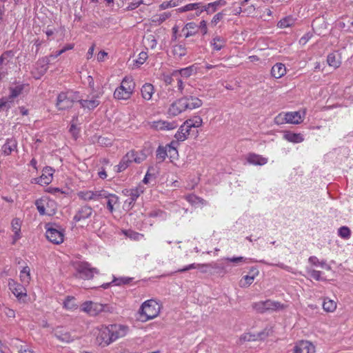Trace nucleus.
Instances as JSON below:
<instances>
[{"label": "nucleus", "instance_id": "obj_1", "mask_svg": "<svg viewBox=\"0 0 353 353\" xmlns=\"http://www.w3.org/2000/svg\"><path fill=\"white\" fill-rule=\"evenodd\" d=\"M128 332L126 326L112 324L97 329L96 341L99 345L106 347L119 338L124 337Z\"/></svg>", "mask_w": 353, "mask_h": 353}, {"label": "nucleus", "instance_id": "obj_2", "mask_svg": "<svg viewBox=\"0 0 353 353\" xmlns=\"http://www.w3.org/2000/svg\"><path fill=\"white\" fill-rule=\"evenodd\" d=\"M135 88V83L131 77L123 79L120 86L114 92V97L117 100H128L131 98Z\"/></svg>", "mask_w": 353, "mask_h": 353}, {"label": "nucleus", "instance_id": "obj_3", "mask_svg": "<svg viewBox=\"0 0 353 353\" xmlns=\"http://www.w3.org/2000/svg\"><path fill=\"white\" fill-rule=\"evenodd\" d=\"M288 307V305L279 301L268 299L265 301H259L253 304V308L259 313L268 311H281Z\"/></svg>", "mask_w": 353, "mask_h": 353}, {"label": "nucleus", "instance_id": "obj_4", "mask_svg": "<svg viewBox=\"0 0 353 353\" xmlns=\"http://www.w3.org/2000/svg\"><path fill=\"white\" fill-rule=\"evenodd\" d=\"M161 306L154 299H150L143 302L140 308L141 316H145V321L156 318L160 312Z\"/></svg>", "mask_w": 353, "mask_h": 353}, {"label": "nucleus", "instance_id": "obj_5", "mask_svg": "<svg viewBox=\"0 0 353 353\" xmlns=\"http://www.w3.org/2000/svg\"><path fill=\"white\" fill-rule=\"evenodd\" d=\"M75 101H79L77 93L61 92L57 97L56 106L59 110H65L72 108Z\"/></svg>", "mask_w": 353, "mask_h": 353}, {"label": "nucleus", "instance_id": "obj_6", "mask_svg": "<svg viewBox=\"0 0 353 353\" xmlns=\"http://www.w3.org/2000/svg\"><path fill=\"white\" fill-rule=\"evenodd\" d=\"M303 119L299 112H289L281 113L274 119V122L277 125L283 123L299 124L301 123Z\"/></svg>", "mask_w": 353, "mask_h": 353}, {"label": "nucleus", "instance_id": "obj_7", "mask_svg": "<svg viewBox=\"0 0 353 353\" xmlns=\"http://www.w3.org/2000/svg\"><path fill=\"white\" fill-rule=\"evenodd\" d=\"M77 276L88 280L93 278L94 274H99V271L94 268H92L88 263L80 262L76 264Z\"/></svg>", "mask_w": 353, "mask_h": 353}, {"label": "nucleus", "instance_id": "obj_8", "mask_svg": "<svg viewBox=\"0 0 353 353\" xmlns=\"http://www.w3.org/2000/svg\"><path fill=\"white\" fill-rule=\"evenodd\" d=\"M109 308L108 305H103L92 301H85L81 305V310L90 316H97Z\"/></svg>", "mask_w": 353, "mask_h": 353}, {"label": "nucleus", "instance_id": "obj_9", "mask_svg": "<svg viewBox=\"0 0 353 353\" xmlns=\"http://www.w3.org/2000/svg\"><path fill=\"white\" fill-rule=\"evenodd\" d=\"M46 236L54 244H60L63 243L64 234L62 230L55 228L53 225L48 223L46 225Z\"/></svg>", "mask_w": 353, "mask_h": 353}, {"label": "nucleus", "instance_id": "obj_10", "mask_svg": "<svg viewBox=\"0 0 353 353\" xmlns=\"http://www.w3.org/2000/svg\"><path fill=\"white\" fill-rule=\"evenodd\" d=\"M187 99L182 97L172 103L168 109V114L171 117H176L187 110Z\"/></svg>", "mask_w": 353, "mask_h": 353}, {"label": "nucleus", "instance_id": "obj_11", "mask_svg": "<svg viewBox=\"0 0 353 353\" xmlns=\"http://www.w3.org/2000/svg\"><path fill=\"white\" fill-rule=\"evenodd\" d=\"M178 126V123L176 121H168L159 120L153 121L150 124V127L157 130H174Z\"/></svg>", "mask_w": 353, "mask_h": 353}, {"label": "nucleus", "instance_id": "obj_12", "mask_svg": "<svg viewBox=\"0 0 353 353\" xmlns=\"http://www.w3.org/2000/svg\"><path fill=\"white\" fill-rule=\"evenodd\" d=\"M269 335L268 332L265 330L263 332H259L256 334L245 333L239 338V343L243 344L245 342L256 341L259 339H264Z\"/></svg>", "mask_w": 353, "mask_h": 353}, {"label": "nucleus", "instance_id": "obj_13", "mask_svg": "<svg viewBox=\"0 0 353 353\" xmlns=\"http://www.w3.org/2000/svg\"><path fill=\"white\" fill-rule=\"evenodd\" d=\"M315 347L308 341H301L294 347V353H314Z\"/></svg>", "mask_w": 353, "mask_h": 353}, {"label": "nucleus", "instance_id": "obj_14", "mask_svg": "<svg viewBox=\"0 0 353 353\" xmlns=\"http://www.w3.org/2000/svg\"><path fill=\"white\" fill-rule=\"evenodd\" d=\"M99 99V94H96L92 96L91 98H88L84 100L79 99V102L83 108L91 110L97 108L100 104V101Z\"/></svg>", "mask_w": 353, "mask_h": 353}, {"label": "nucleus", "instance_id": "obj_15", "mask_svg": "<svg viewBox=\"0 0 353 353\" xmlns=\"http://www.w3.org/2000/svg\"><path fill=\"white\" fill-rule=\"evenodd\" d=\"M101 194H104V196H101L100 199H107V207L110 212H113L114 206L119 203V197L115 194L108 193L105 190H102Z\"/></svg>", "mask_w": 353, "mask_h": 353}, {"label": "nucleus", "instance_id": "obj_16", "mask_svg": "<svg viewBox=\"0 0 353 353\" xmlns=\"http://www.w3.org/2000/svg\"><path fill=\"white\" fill-rule=\"evenodd\" d=\"M102 190L92 192L90 190L81 191L78 192V196L84 200V201H90V200H99L100 199L101 196H104V194H101Z\"/></svg>", "mask_w": 353, "mask_h": 353}, {"label": "nucleus", "instance_id": "obj_17", "mask_svg": "<svg viewBox=\"0 0 353 353\" xmlns=\"http://www.w3.org/2000/svg\"><path fill=\"white\" fill-rule=\"evenodd\" d=\"M52 168L46 167L43 170L42 175L38 179L37 183L41 185H48L52 180Z\"/></svg>", "mask_w": 353, "mask_h": 353}, {"label": "nucleus", "instance_id": "obj_18", "mask_svg": "<svg viewBox=\"0 0 353 353\" xmlns=\"http://www.w3.org/2000/svg\"><path fill=\"white\" fill-rule=\"evenodd\" d=\"M49 58L44 57L41 59H39L37 63V70H38V74H35L34 72V77L36 79H39L41 76H43L48 70V65L49 63Z\"/></svg>", "mask_w": 353, "mask_h": 353}, {"label": "nucleus", "instance_id": "obj_19", "mask_svg": "<svg viewBox=\"0 0 353 353\" xmlns=\"http://www.w3.org/2000/svg\"><path fill=\"white\" fill-rule=\"evenodd\" d=\"M176 143L172 142L171 144L169 145L167 148H164L163 147L159 146L157 150V159L161 161H163L167 157L168 152L170 153H171L172 152L177 153V151L175 149V148L172 146L173 144Z\"/></svg>", "mask_w": 353, "mask_h": 353}, {"label": "nucleus", "instance_id": "obj_20", "mask_svg": "<svg viewBox=\"0 0 353 353\" xmlns=\"http://www.w3.org/2000/svg\"><path fill=\"white\" fill-rule=\"evenodd\" d=\"M246 159L250 164L263 165L267 163L268 159L262 156L254 153L248 154Z\"/></svg>", "mask_w": 353, "mask_h": 353}, {"label": "nucleus", "instance_id": "obj_21", "mask_svg": "<svg viewBox=\"0 0 353 353\" xmlns=\"http://www.w3.org/2000/svg\"><path fill=\"white\" fill-rule=\"evenodd\" d=\"M92 214V209L90 206H83L78 211L77 214L74 216V219L76 221H79L81 219H85L89 218Z\"/></svg>", "mask_w": 353, "mask_h": 353}, {"label": "nucleus", "instance_id": "obj_22", "mask_svg": "<svg viewBox=\"0 0 353 353\" xmlns=\"http://www.w3.org/2000/svg\"><path fill=\"white\" fill-rule=\"evenodd\" d=\"M286 73V68L284 64L277 63L274 65L271 70L272 75L276 78L279 79L283 77Z\"/></svg>", "mask_w": 353, "mask_h": 353}, {"label": "nucleus", "instance_id": "obj_23", "mask_svg": "<svg viewBox=\"0 0 353 353\" xmlns=\"http://www.w3.org/2000/svg\"><path fill=\"white\" fill-rule=\"evenodd\" d=\"M56 338L63 343H70L73 341L70 334L61 328H57L54 331Z\"/></svg>", "mask_w": 353, "mask_h": 353}, {"label": "nucleus", "instance_id": "obj_24", "mask_svg": "<svg viewBox=\"0 0 353 353\" xmlns=\"http://www.w3.org/2000/svg\"><path fill=\"white\" fill-rule=\"evenodd\" d=\"M132 154V157H129L130 163L134 162L136 163H141L146 159V154L143 151L136 152L134 150H130L126 154Z\"/></svg>", "mask_w": 353, "mask_h": 353}, {"label": "nucleus", "instance_id": "obj_25", "mask_svg": "<svg viewBox=\"0 0 353 353\" xmlns=\"http://www.w3.org/2000/svg\"><path fill=\"white\" fill-rule=\"evenodd\" d=\"M17 148V142L15 139H8L2 147V151L5 155H9Z\"/></svg>", "mask_w": 353, "mask_h": 353}, {"label": "nucleus", "instance_id": "obj_26", "mask_svg": "<svg viewBox=\"0 0 353 353\" xmlns=\"http://www.w3.org/2000/svg\"><path fill=\"white\" fill-rule=\"evenodd\" d=\"M198 26L194 22H190L185 24L182 29V32H184L185 38L195 35L197 33Z\"/></svg>", "mask_w": 353, "mask_h": 353}, {"label": "nucleus", "instance_id": "obj_27", "mask_svg": "<svg viewBox=\"0 0 353 353\" xmlns=\"http://www.w3.org/2000/svg\"><path fill=\"white\" fill-rule=\"evenodd\" d=\"M189 134L190 130L185 124V123H183V124L180 126L179 130L175 134L174 137L177 141H183L187 139Z\"/></svg>", "mask_w": 353, "mask_h": 353}, {"label": "nucleus", "instance_id": "obj_28", "mask_svg": "<svg viewBox=\"0 0 353 353\" xmlns=\"http://www.w3.org/2000/svg\"><path fill=\"white\" fill-rule=\"evenodd\" d=\"M187 99V109L193 110L201 107L203 104L202 101L194 97H185Z\"/></svg>", "mask_w": 353, "mask_h": 353}, {"label": "nucleus", "instance_id": "obj_29", "mask_svg": "<svg viewBox=\"0 0 353 353\" xmlns=\"http://www.w3.org/2000/svg\"><path fill=\"white\" fill-rule=\"evenodd\" d=\"M226 40L220 36H215L211 41L210 44L214 50H221L225 45Z\"/></svg>", "mask_w": 353, "mask_h": 353}, {"label": "nucleus", "instance_id": "obj_30", "mask_svg": "<svg viewBox=\"0 0 353 353\" xmlns=\"http://www.w3.org/2000/svg\"><path fill=\"white\" fill-rule=\"evenodd\" d=\"M11 225L12 231L14 232V243H15L20 238L21 221L19 219L14 218L12 221Z\"/></svg>", "mask_w": 353, "mask_h": 353}, {"label": "nucleus", "instance_id": "obj_31", "mask_svg": "<svg viewBox=\"0 0 353 353\" xmlns=\"http://www.w3.org/2000/svg\"><path fill=\"white\" fill-rule=\"evenodd\" d=\"M141 92L142 97L144 99L150 100L151 99L152 94L154 93L153 85L150 83H145L142 86Z\"/></svg>", "mask_w": 353, "mask_h": 353}, {"label": "nucleus", "instance_id": "obj_32", "mask_svg": "<svg viewBox=\"0 0 353 353\" xmlns=\"http://www.w3.org/2000/svg\"><path fill=\"white\" fill-rule=\"evenodd\" d=\"M184 123L190 130L192 128L201 127L203 124V119L199 116H195L192 119L186 120Z\"/></svg>", "mask_w": 353, "mask_h": 353}, {"label": "nucleus", "instance_id": "obj_33", "mask_svg": "<svg viewBox=\"0 0 353 353\" xmlns=\"http://www.w3.org/2000/svg\"><path fill=\"white\" fill-rule=\"evenodd\" d=\"M336 302L329 298H325L323 303V308L327 312H333L336 309Z\"/></svg>", "mask_w": 353, "mask_h": 353}, {"label": "nucleus", "instance_id": "obj_34", "mask_svg": "<svg viewBox=\"0 0 353 353\" xmlns=\"http://www.w3.org/2000/svg\"><path fill=\"white\" fill-rule=\"evenodd\" d=\"M283 137L285 139L292 143H301L303 141V138L301 134L286 132Z\"/></svg>", "mask_w": 353, "mask_h": 353}, {"label": "nucleus", "instance_id": "obj_35", "mask_svg": "<svg viewBox=\"0 0 353 353\" xmlns=\"http://www.w3.org/2000/svg\"><path fill=\"white\" fill-rule=\"evenodd\" d=\"M129 157H132V154H125L123 157L121 161L119 164L117 165V172H121L125 170L130 164V160Z\"/></svg>", "mask_w": 353, "mask_h": 353}, {"label": "nucleus", "instance_id": "obj_36", "mask_svg": "<svg viewBox=\"0 0 353 353\" xmlns=\"http://www.w3.org/2000/svg\"><path fill=\"white\" fill-rule=\"evenodd\" d=\"M143 42L147 48L150 49H154L157 44V40L152 34H149L147 37H143Z\"/></svg>", "mask_w": 353, "mask_h": 353}, {"label": "nucleus", "instance_id": "obj_37", "mask_svg": "<svg viewBox=\"0 0 353 353\" xmlns=\"http://www.w3.org/2000/svg\"><path fill=\"white\" fill-rule=\"evenodd\" d=\"M327 62L328 65L334 68H337L340 66L341 61L337 57V54L334 53L329 54L327 57Z\"/></svg>", "mask_w": 353, "mask_h": 353}, {"label": "nucleus", "instance_id": "obj_38", "mask_svg": "<svg viewBox=\"0 0 353 353\" xmlns=\"http://www.w3.org/2000/svg\"><path fill=\"white\" fill-rule=\"evenodd\" d=\"M201 8V3H189L176 10L178 12H184L193 10H199Z\"/></svg>", "mask_w": 353, "mask_h": 353}, {"label": "nucleus", "instance_id": "obj_39", "mask_svg": "<svg viewBox=\"0 0 353 353\" xmlns=\"http://www.w3.org/2000/svg\"><path fill=\"white\" fill-rule=\"evenodd\" d=\"M193 71L192 67H188L185 68H183L179 71H175L172 73V77H183L188 78L191 76L192 72Z\"/></svg>", "mask_w": 353, "mask_h": 353}, {"label": "nucleus", "instance_id": "obj_40", "mask_svg": "<svg viewBox=\"0 0 353 353\" xmlns=\"http://www.w3.org/2000/svg\"><path fill=\"white\" fill-rule=\"evenodd\" d=\"M170 17L171 14L170 12H163L161 14L154 16L152 17V21L153 23H157L158 25H160Z\"/></svg>", "mask_w": 353, "mask_h": 353}, {"label": "nucleus", "instance_id": "obj_41", "mask_svg": "<svg viewBox=\"0 0 353 353\" xmlns=\"http://www.w3.org/2000/svg\"><path fill=\"white\" fill-rule=\"evenodd\" d=\"M20 278L21 281L23 283H29L30 281V268L28 266L24 267L23 270L21 271Z\"/></svg>", "mask_w": 353, "mask_h": 353}, {"label": "nucleus", "instance_id": "obj_42", "mask_svg": "<svg viewBox=\"0 0 353 353\" xmlns=\"http://www.w3.org/2000/svg\"><path fill=\"white\" fill-rule=\"evenodd\" d=\"M294 19L291 17H287L281 19L278 23V27L280 28H285L290 27L294 24Z\"/></svg>", "mask_w": 353, "mask_h": 353}, {"label": "nucleus", "instance_id": "obj_43", "mask_svg": "<svg viewBox=\"0 0 353 353\" xmlns=\"http://www.w3.org/2000/svg\"><path fill=\"white\" fill-rule=\"evenodd\" d=\"M173 54L175 57L181 58V57L185 55L186 54V48L181 44L175 45L173 47Z\"/></svg>", "mask_w": 353, "mask_h": 353}, {"label": "nucleus", "instance_id": "obj_44", "mask_svg": "<svg viewBox=\"0 0 353 353\" xmlns=\"http://www.w3.org/2000/svg\"><path fill=\"white\" fill-rule=\"evenodd\" d=\"M64 307L69 310H76L77 308V305L75 303L74 298L68 296L64 301Z\"/></svg>", "mask_w": 353, "mask_h": 353}, {"label": "nucleus", "instance_id": "obj_45", "mask_svg": "<svg viewBox=\"0 0 353 353\" xmlns=\"http://www.w3.org/2000/svg\"><path fill=\"white\" fill-rule=\"evenodd\" d=\"M211 266L212 265L210 264H195V263H192V264H190L189 265H187L186 267H185L183 269L179 270L178 272H183L190 270L191 269H196V268H209V267H211Z\"/></svg>", "mask_w": 353, "mask_h": 353}, {"label": "nucleus", "instance_id": "obj_46", "mask_svg": "<svg viewBox=\"0 0 353 353\" xmlns=\"http://www.w3.org/2000/svg\"><path fill=\"white\" fill-rule=\"evenodd\" d=\"M338 233L341 238L348 239L350 237L351 231L349 228L342 226L339 229Z\"/></svg>", "mask_w": 353, "mask_h": 353}, {"label": "nucleus", "instance_id": "obj_47", "mask_svg": "<svg viewBox=\"0 0 353 353\" xmlns=\"http://www.w3.org/2000/svg\"><path fill=\"white\" fill-rule=\"evenodd\" d=\"M178 6V3L174 0H170L169 1L163 2L159 5V9L163 10L168 8H174Z\"/></svg>", "mask_w": 353, "mask_h": 353}, {"label": "nucleus", "instance_id": "obj_48", "mask_svg": "<svg viewBox=\"0 0 353 353\" xmlns=\"http://www.w3.org/2000/svg\"><path fill=\"white\" fill-rule=\"evenodd\" d=\"M22 90H23L22 85H17L14 88H10V98L14 99V98L18 97L21 93Z\"/></svg>", "mask_w": 353, "mask_h": 353}, {"label": "nucleus", "instance_id": "obj_49", "mask_svg": "<svg viewBox=\"0 0 353 353\" xmlns=\"http://www.w3.org/2000/svg\"><path fill=\"white\" fill-rule=\"evenodd\" d=\"M73 48H74V44H72V43L68 44L65 47H63L61 50H60L59 51H57L54 54L50 55V57L57 58L59 56H60L61 54H62L63 53H64L65 51L72 50Z\"/></svg>", "mask_w": 353, "mask_h": 353}, {"label": "nucleus", "instance_id": "obj_50", "mask_svg": "<svg viewBox=\"0 0 353 353\" xmlns=\"http://www.w3.org/2000/svg\"><path fill=\"white\" fill-rule=\"evenodd\" d=\"M307 272L315 280L319 281L321 279V272L313 269H307Z\"/></svg>", "mask_w": 353, "mask_h": 353}, {"label": "nucleus", "instance_id": "obj_51", "mask_svg": "<svg viewBox=\"0 0 353 353\" xmlns=\"http://www.w3.org/2000/svg\"><path fill=\"white\" fill-rule=\"evenodd\" d=\"M227 3L225 0H218L212 3H210L212 5V12H215L218 6H224Z\"/></svg>", "mask_w": 353, "mask_h": 353}, {"label": "nucleus", "instance_id": "obj_52", "mask_svg": "<svg viewBox=\"0 0 353 353\" xmlns=\"http://www.w3.org/2000/svg\"><path fill=\"white\" fill-rule=\"evenodd\" d=\"M243 279H244L245 283H243V281H241V287H247L252 283V282L254 281V277L252 276L246 275L244 276Z\"/></svg>", "mask_w": 353, "mask_h": 353}, {"label": "nucleus", "instance_id": "obj_53", "mask_svg": "<svg viewBox=\"0 0 353 353\" xmlns=\"http://www.w3.org/2000/svg\"><path fill=\"white\" fill-rule=\"evenodd\" d=\"M77 117L73 118L71 125L70 128V132L75 136L78 133V130L77 128Z\"/></svg>", "mask_w": 353, "mask_h": 353}, {"label": "nucleus", "instance_id": "obj_54", "mask_svg": "<svg viewBox=\"0 0 353 353\" xmlns=\"http://www.w3.org/2000/svg\"><path fill=\"white\" fill-rule=\"evenodd\" d=\"M223 14L222 12L215 14L211 21V25L215 26L223 19Z\"/></svg>", "mask_w": 353, "mask_h": 353}, {"label": "nucleus", "instance_id": "obj_55", "mask_svg": "<svg viewBox=\"0 0 353 353\" xmlns=\"http://www.w3.org/2000/svg\"><path fill=\"white\" fill-rule=\"evenodd\" d=\"M22 289V286L19 285L15 288L12 289V292L17 297H21L22 296L26 295V293L23 292Z\"/></svg>", "mask_w": 353, "mask_h": 353}, {"label": "nucleus", "instance_id": "obj_56", "mask_svg": "<svg viewBox=\"0 0 353 353\" xmlns=\"http://www.w3.org/2000/svg\"><path fill=\"white\" fill-rule=\"evenodd\" d=\"M148 59V54L145 52H141L139 54V57L137 60V63L139 64H143Z\"/></svg>", "mask_w": 353, "mask_h": 353}, {"label": "nucleus", "instance_id": "obj_57", "mask_svg": "<svg viewBox=\"0 0 353 353\" xmlns=\"http://www.w3.org/2000/svg\"><path fill=\"white\" fill-rule=\"evenodd\" d=\"M199 28L201 29L203 35L208 33L207 22L205 20H202L200 22Z\"/></svg>", "mask_w": 353, "mask_h": 353}, {"label": "nucleus", "instance_id": "obj_58", "mask_svg": "<svg viewBox=\"0 0 353 353\" xmlns=\"http://www.w3.org/2000/svg\"><path fill=\"white\" fill-rule=\"evenodd\" d=\"M36 205L38 211L41 215H43L46 214V210L44 205L42 204V203L39 201H36Z\"/></svg>", "mask_w": 353, "mask_h": 353}, {"label": "nucleus", "instance_id": "obj_59", "mask_svg": "<svg viewBox=\"0 0 353 353\" xmlns=\"http://www.w3.org/2000/svg\"><path fill=\"white\" fill-rule=\"evenodd\" d=\"M172 78H175L177 81V88L179 91L182 93L183 90V83L181 79L179 77H172Z\"/></svg>", "mask_w": 353, "mask_h": 353}, {"label": "nucleus", "instance_id": "obj_60", "mask_svg": "<svg viewBox=\"0 0 353 353\" xmlns=\"http://www.w3.org/2000/svg\"><path fill=\"white\" fill-rule=\"evenodd\" d=\"M4 313L9 318H14V316H15L14 311L13 310L10 309V308H8V307H6L5 308Z\"/></svg>", "mask_w": 353, "mask_h": 353}, {"label": "nucleus", "instance_id": "obj_61", "mask_svg": "<svg viewBox=\"0 0 353 353\" xmlns=\"http://www.w3.org/2000/svg\"><path fill=\"white\" fill-rule=\"evenodd\" d=\"M186 199L192 204L196 203L197 201H200L199 198L194 195H188L186 196Z\"/></svg>", "mask_w": 353, "mask_h": 353}, {"label": "nucleus", "instance_id": "obj_62", "mask_svg": "<svg viewBox=\"0 0 353 353\" xmlns=\"http://www.w3.org/2000/svg\"><path fill=\"white\" fill-rule=\"evenodd\" d=\"M309 263L313 265L319 266L320 261L316 256H310L308 259Z\"/></svg>", "mask_w": 353, "mask_h": 353}, {"label": "nucleus", "instance_id": "obj_63", "mask_svg": "<svg viewBox=\"0 0 353 353\" xmlns=\"http://www.w3.org/2000/svg\"><path fill=\"white\" fill-rule=\"evenodd\" d=\"M108 56V53L105 51H100L97 54V60L99 61H103L105 57Z\"/></svg>", "mask_w": 353, "mask_h": 353}, {"label": "nucleus", "instance_id": "obj_64", "mask_svg": "<svg viewBox=\"0 0 353 353\" xmlns=\"http://www.w3.org/2000/svg\"><path fill=\"white\" fill-rule=\"evenodd\" d=\"M243 257L239 256V257H232V258H227L226 260L230 262L233 263H239L243 261Z\"/></svg>", "mask_w": 353, "mask_h": 353}]
</instances>
